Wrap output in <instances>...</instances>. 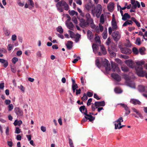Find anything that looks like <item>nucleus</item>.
Masks as SVG:
<instances>
[{
	"label": "nucleus",
	"mask_w": 147,
	"mask_h": 147,
	"mask_svg": "<svg viewBox=\"0 0 147 147\" xmlns=\"http://www.w3.org/2000/svg\"><path fill=\"white\" fill-rule=\"evenodd\" d=\"M112 28L113 30H115L117 29L118 27L117 26V22L115 20H112Z\"/></svg>",
	"instance_id": "obj_19"
},
{
	"label": "nucleus",
	"mask_w": 147,
	"mask_h": 147,
	"mask_svg": "<svg viewBox=\"0 0 147 147\" xmlns=\"http://www.w3.org/2000/svg\"><path fill=\"white\" fill-rule=\"evenodd\" d=\"M69 13L71 16H73L74 15H76V16H77L78 13L77 12L74 10L69 11Z\"/></svg>",
	"instance_id": "obj_32"
},
{
	"label": "nucleus",
	"mask_w": 147,
	"mask_h": 147,
	"mask_svg": "<svg viewBox=\"0 0 147 147\" xmlns=\"http://www.w3.org/2000/svg\"><path fill=\"white\" fill-rule=\"evenodd\" d=\"M57 31L59 32L60 34H62L63 33V30L61 26H59L57 29Z\"/></svg>",
	"instance_id": "obj_41"
},
{
	"label": "nucleus",
	"mask_w": 147,
	"mask_h": 147,
	"mask_svg": "<svg viewBox=\"0 0 147 147\" xmlns=\"http://www.w3.org/2000/svg\"><path fill=\"white\" fill-rule=\"evenodd\" d=\"M92 98H90L88 100L87 105L88 106H89L91 104V102H92Z\"/></svg>",
	"instance_id": "obj_57"
},
{
	"label": "nucleus",
	"mask_w": 147,
	"mask_h": 147,
	"mask_svg": "<svg viewBox=\"0 0 147 147\" xmlns=\"http://www.w3.org/2000/svg\"><path fill=\"white\" fill-rule=\"evenodd\" d=\"M114 4L113 3H109L107 5V8L108 10L110 12L113 11L114 7Z\"/></svg>",
	"instance_id": "obj_20"
},
{
	"label": "nucleus",
	"mask_w": 147,
	"mask_h": 147,
	"mask_svg": "<svg viewBox=\"0 0 147 147\" xmlns=\"http://www.w3.org/2000/svg\"><path fill=\"white\" fill-rule=\"evenodd\" d=\"M131 3L132 5V8L136 9L137 7L138 8L140 7V5L139 2L138 1H136L135 0H131Z\"/></svg>",
	"instance_id": "obj_9"
},
{
	"label": "nucleus",
	"mask_w": 147,
	"mask_h": 147,
	"mask_svg": "<svg viewBox=\"0 0 147 147\" xmlns=\"http://www.w3.org/2000/svg\"><path fill=\"white\" fill-rule=\"evenodd\" d=\"M123 121V118L122 117H120L118 119L114 122L115 125V129H120L119 126L121 125V122Z\"/></svg>",
	"instance_id": "obj_6"
},
{
	"label": "nucleus",
	"mask_w": 147,
	"mask_h": 147,
	"mask_svg": "<svg viewBox=\"0 0 147 147\" xmlns=\"http://www.w3.org/2000/svg\"><path fill=\"white\" fill-rule=\"evenodd\" d=\"M115 61L116 62L120 64H121L122 63L121 61L119 59H115Z\"/></svg>",
	"instance_id": "obj_62"
},
{
	"label": "nucleus",
	"mask_w": 147,
	"mask_h": 147,
	"mask_svg": "<svg viewBox=\"0 0 147 147\" xmlns=\"http://www.w3.org/2000/svg\"><path fill=\"white\" fill-rule=\"evenodd\" d=\"M102 35V37L104 39H105L107 38V29L106 30H105L104 31Z\"/></svg>",
	"instance_id": "obj_37"
},
{
	"label": "nucleus",
	"mask_w": 147,
	"mask_h": 147,
	"mask_svg": "<svg viewBox=\"0 0 147 147\" xmlns=\"http://www.w3.org/2000/svg\"><path fill=\"white\" fill-rule=\"evenodd\" d=\"M7 52V51L5 49L3 48H0V52L3 53H5Z\"/></svg>",
	"instance_id": "obj_53"
},
{
	"label": "nucleus",
	"mask_w": 147,
	"mask_h": 147,
	"mask_svg": "<svg viewBox=\"0 0 147 147\" xmlns=\"http://www.w3.org/2000/svg\"><path fill=\"white\" fill-rule=\"evenodd\" d=\"M136 66L135 69L137 74L140 77H143L145 76L147 78V73L146 71L143 70L142 65L144 64V61H139L136 62ZM146 68L147 69V64Z\"/></svg>",
	"instance_id": "obj_1"
},
{
	"label": "nucleus",
	"mask_w": 147,
	"mask_h": 147,
	"mask_svg": "<svg viewBox=\"0 0 147 147\" xmlns=\"http://www.w3.org/2000/svg\"><path fill=\"white\" fill-rule=\"evenodd\" d=\"M69 32L70 34V37L71 38H73L74 36V33L70 30H69Z\"/></svg>",
	"instance_id": "obj_55"
},
{
	"label": "nucleus",
	"mask_w": 147,
	"mask_h": 147,
	"mask_svg": "<svg viewBox=\"0 0 147 147\" xmlns=\"http://www.w3.org/2000/svg\"><path fill=\"white\" fill-rule=\"evenodd\" d=\"M52 48L53 49H58V47L57 45H54L52 46Z\"/></svg>",
	"instance_id": "obj_64"
},
{
	"label": "nucleus",
	"mask_w": 147,
	"mask_h": 147,
	"mask_svg": "<svg viewBox=\"0 0 147 147\" xmlns=\"http://www.w3.org/2000/svg\"><path fill=\"white\" fill-rule=\"evenodd\" d=\"M88 98V96L85 93L84 94L83 96L81 98V99L83 101L86 100Z\"/></svg>",
	"instance_id": "obj_44"
},
{
	"label": "nucleus",
	"mask_w": 147,
	"mask_h": 147,
	"mask_svg": "<svg viewBox=\"0 0 147 147\" xmlns=\"http://www.w3.org/2000/svg\"><path fill=\"white\" fill-rule=\"evenodd\" d=\"M72 20L75 24H77L78 23V20L76 17L75 16H74L72 18Z\"/></svg>",
	"instance_id": "obj_50"
},
{
	"label": "nucleus",
	"mask_w": 147,
	"mask_h": 147,
	"mask_svg": "<svg viewBox=\"0 0 147 147\" xmlns=\"http://www.w3.org/2000/svg\"><path fill=\"white\" fill-rule=\"evenodd\" d=\"M131 20H132V22H134L135 23L136 25L138 27H140V23L136 20L134 17L131 18Z\"/></svg>",
	"instance_id": "obj_29"
},
{
	"label": "nucleus",
	"mask_w": 147,
	"mask_h": 147,
	"mask_svg": "<svg viewBox=\"0 0 147 147\" xmlns=\"http://www.w3.org/2000/svg\"><path fill=\"white\" fill-rule=\"evenodd\" d=\"M120 105L124 108L125 110L126 111V112L125 113V115H129L130 113V111L129 109L127 107V105L124 104L123 103H121Z\"/></svg>",
	"instance_id": "obj_15"
},
{
	"label": "nucleus",
	"mask_w": 147,
	"mask_h": 147,
	"mask_svg": "<svg viewBox=\"0 0 147 147\" xmlns=\"http://www.w3.org/2000/svg\"><path fill=\"white\" fill-rule=\"evenodd\" d=\"M111 76L113 78L117 81H120L121 80V78L120 76L117 74L115 73L112 74H111Z\"/></svg>",
	"instance_id": "obj_17"
},
{
	"label": "nucleus",
	"mask_w": 147,
	"mask_h": 147,
	"mask_svg": "<svg viewBox=\"0 0 147 147\" xmlns=\"http://www.w3.org/2000/svg\"><path fill=\"white\" fill-rule=\"evenodd\" d=\"M138 89L140 92H144L146 94H143V95L147 98V87L144 86L142 85L139 86Z\"/></svg>",
	"instance_id": "obj_4"
},
{
	"label": "nucleus",
	"mask_w": 147,
	"mask_h": 147,
	"mask_svg": "<svg viewBox=\"0 0 147 147\" xmlns=\"http://www.w3.org/2000/svg\"><path fill=\"white\" fill-rule=\"evenodd\" d=\"M18 4L21 7H23L24 4V2L22 1V2L21 0H18L17 2Z\"/></svg>",
	"instance_id": "obj_39"
},
{
	"label": "nucleus",
	"mask_w": 147,
	"mask_h": 147,
	"mask_svg": "<svg viewBox=\"0 0 147 147\" xmlns=\"http://www.w3.org/2000/svg\"><path fill=\"white\" fill-rule=\"evenodd\" d=\"M97 46L94 44H93L92 46L93 51L94 52H96L97 50Z\"/></svg>",
	"instance_id": "obj_49"
},
{
	"label": "nucleus",
	"mask_w": 147,
	"mask_h": 147,
	"mask_svg": "<svg viewBox=\"0 0 147 147\" xmlns=\"http://www.w3.org/2000/svg\"><path fill=\"white\" fill-rule=\"evenodd\" d=\"M93 5L91 3H88L85 5V8L88 10H89L91 9Z\"/></svg>",
	"instance_id": "obj_33"
},
{
	"label": "nucleus",
	"mask_w": 147,
	"mask_h": 147,
	"mask_svg": "<svg viewBox=\"0 0 147 147\" xmlns=\"http://www.w3.org/2000/svg\"><path fill=\"white\" fill-rule=\"evenodd\" d=\"M145 48L144 47L140 48L139 49V52L141 55H143L145 54Z\"/></svg>",
	"instance_id": "obj_31"
},
{
	"label": "nucleus",
	"mask_w": 147,
	"mask_h": 147,
	"mask_svg": "<svg viewBox=\"0 0 147 147\" xmlns=\"http://www.w3.org/2000/svg\"><path fill=\"white\" fill-rule=\"evenodd\" d=\"M94 97L97 100H100V98L98 97V96L96 94H94Z\"/></svg>",
	"instance_id": "obj_63"
},
{
	"label": "nucleus",
	"mask_w": 147,
	"mask_h": 147,
	"mask_svg": "<svg viewBox=\"0 0 147 147\" xmlns=\"http://www.w3.org/2000/svg\"><path fill=\"white\" fill-rule=\"evenodd\" d=\"M66 25L68 28L71 30H73L74 26L71 22H69L66 23Z\"/></svg>",
	"instance_id": "obj_30"
},
{
	"label": "nucleus",
	"mask_w": 147,
	"mask_h": 147,
	"mask_svg": "<svg viewBox=\"0 0 147 147\" xmlns=\"http://www.w3.org/2000/svg\"><path fill=\"white\" fill-rule=\"evenodd\" d=\"M87 110V109L85 108V106L83 105L80 107L79 108L80 111L82 113L84 114V113L86 112V110Z\"/></svg>",
	"instance_id": "obj_28"
},
{
	"label": "nucleus",
	"mask_w": 147,
	"mask_h": 147,
	"mask_svg": "<svg viewBox=\"0 0 147 147\" xmlns=\"http://www.w3.org/2000/svg\"><path fill=\"white\" fill-rule=\"evenodd\" d=\"M4 32L6 36H8L10 34V32L7 29H5L4 30Z\"/></svg>",
	"instance_id": "obj_52"
},
{
	"label": "nucleus",
	"mask_w": 147,
	"mask_h": 147,
	"mask_svg": "<svg viewBox=\"0 0 147 147\" xmlns=\"http://www.w3.org/2000/svg\"><path fill=\"white\" fill-rule=\"evenodd\" d=\"M111 66L113 71L118 73L120 72V70L119 68L118 67V65L117 64L112 62L111 63Z\"/></svg>",
	"instance_id": "obj_10"
},
{
	"label": "nucleus",
	"mask_w": 147,
	"mask_h": 147,
	"mask_svg": "<svg viewBox=\"0 0 147 147\" xmlns=\"http://www.w3.org/2000/svg\"><path fill=\"white\" fill-rule=\"evenodd\" d=\"M14 111L18 117H20L23 115V111L19 107H15Z\"/></svg>",
	"instance_id": "obj_11"
},
{
	"label": "nucleus",
	"mask_w": 147,
	"mask_h": 147,
	"mask_svg": "<svg viewBox=\"0 0 147 147\" xmlns=\"http://www.w3.org/2000/svg\"><path fill=\"white\" fill-rule=\"evenodd\" d=\"M20 132V130L19 128L18 127H16L15 131V133L17 134H19Z\"/></svg>",
	"instance_id": "obj_59"
},
{
	"label": "nucleus",
	"mask_w": 147,
	"mask_h": 147,
	"mask_svg": "<svg viewBox=\"0 0 147 147\" xmlns=\"http://www.w3.org/2000/svg\"><path fill=\"white\" fill-rule=\"evenodd\" d=\"M87 110H86V112L84 113V114L87 117L88 119L90 121H91L94 120V118L93 117V116L90 115H89L87 114Z\"/></svg>",
	"instance_id": "obj_18"
},
{
	"label": "nucleus",
	"mask_w": 147,
	"mask_h": 147,
	"mask_svg": "<svg viewBox=\"0 0 147 147\" xmlns=\"http://www.w3.org/2000/svg\"><path fill=\"white\" fill-rule=\"evenodd\" d=\"M80 26L82 28L87 27L89 25V23L83 18L79 19Z\"/></svg>",
	"instance_id": "obj_8"
},
{
	"label": "nucleus",
	"mask_w": 147,
	"mask_h": 147,
	"mask_svg": "<svg viewBox=\"0 0 147 147\" xmlns=\"http://www.w3.org/2000/svg\"><path fill=\"white\" fill-rule=\"evenodd\" d=\"M95 39L96 42L98 43L99 44H100L101 41L100 38L96 34V37L95 38Z\"/></svg>",
	"instance_id": "obj_38"
},
{
	"label": "nucleus",
	"mask_w": 147,
	"mask_h": 147,
	"mask_svg": "<svg viewBox=\"0 0 147 147\" xmlns=\"http://www.w3.org/2000/svg\"><path fill=\"white\" fill-rule=\"evenodd\" d=\"M87 36L88 39L89 40L92 39L93 38V35L92 32L90 30H88L87 32Z\"/></svg>",
	"instance_id": "obj_23"
},
{
	"label": "nucleus",
	"mask_w": 147,
	"mask_h": 147,
	"mask_svg": "<svg viewBox=\"0 0 147 147\" xmlns=\"http://www.w3.org/2000/svg\"><path fill=\"white\" fill-rule=\"evenodd\" d=\"M90 23V26L91 27L93 28L94 29V28H96V26L94 24L93 22H92V23Z\"/></svg>",
	"instance_id": "obj_58"
},
{
	"label": "nucleus",
	"mask_w": 147,
	"mask_h": 147,
	"mask_svg": "<svg viewBox=\"0 0 147 147\" xmlns=\"http://www.w3.org/2000/svg\"><path fill=\"white\" fill-rule=\"evenodd\" d=\"M93 93L90 92H88L87 93V96L89 97H91L92 96H93Z\"/></svg>",
	"instance_id": "obj_56"
},
{
	"label": "nucleus",
	"mask_w": 147,
	"mask_h": 147,
	"mask_svg": "<svg viewBox=\"0 0 147 147\" xmlns=\"http://www.w3.org/2000/svg\"><path fill=\"white\" fill-rule=\"evenodd\" d=\"M8 110L9 111H11L13 108V106L12 104H9L8 106Z\"/></svg>",
	"instance_id": "obj_48"
},
{
	"label": "nucleus",
	"mask_w": 147,
	"mask_h": 147,
	"mask_svg": "<svg viewBox=\"0 0 147 147\" xmlns=\"http://www.w3.org/2000/svg\"><path fill=\"white\" fill-rule=\"evenodd\" d=\"M0 62L3 64V66L6 68L8 65V63L7 61L3 59H0Z\"/></svg>",
	"instance_id": "obj_22"
},
{
	"label": "nucleus",
	"mask_w": 147,
	"mask_h": 147,
	"mask_svg": "<svg viewBox=\"0 0 147 147\" xmlns=\"http://www.w3.org/2000/svg\"><path fill=\"white\" fill-rule=\"evenodd\" d=\"M108 51L109 53L113 57H115L116 56V53L112 50L108 49Z\"/></svg>",
	"instance_id": "obj_43"
},
{
	"label": "nucleus",
	"mask_w": 147,
	"mask_h": 147,
	"mask_svg": "<svg viewBox=\"0 0 147 147\" xmlns=\"http://www.w3.org/2000/svg\"><path fill=\"white\" fill-rule=\"evenodd\" d=\"M16 38L17 36L16 35L14 34L12 35L11 37V39L12 40L15 41L16 40Z\"/></svg>",
	"instance_id": "obj_60"
},
{
	"label": "nucleus",
	"mask_w": 147,
	"mask_h": 147,
	"mask_svg": "<svg viewBox=\"0 0 147 147\" xmlns=\"http://www.w3.org/2000/svg\"><path fill=\"white\" fill-rule=\"evenodd\" d=\"M121 52L125 54H129L131 52V51L129 49L126 47L120 48Z\"/></svg>",
	"instance_id": "obj_12"
},
{
	"label": "nucleus",
	"mask_w": 147,
	"mask_h": 147,
	"mask_svg": "<svg viewBox=\"0 0 147 147\" xmlns=\"http://www.w3.org/2000/svg\"><path fill=\"white\" fill-rule=\"evenodd\" d=\"M130 16L127 13H125L122 16V20L124 21H125L127 19H129L130 18Z\"/></svg>",
	"instance_id": "obj_24"
},
{
	"label": "nucleus",
	"mask_w": 147,
	"mask_h": 147,
	"mask_svg": "<svg viewBox=\"0 0 147 147\" xmlns=\"http://www.w3.org/2000/svg\"><path fill=\"white\" fill-rule=\"evenodd\" d=\"M86 17L87 20V21L89 23L93 22V20L91 17L90 14L89 13H87L86 15Z\"/></svg>",
	"instance_id": "obj_21"
},
{
	"label": "nucleus",
	"mask_w": 147,
	"mask_h": 147,
	"mask_svg": "<svg viewBox=\"0 0 147 147\" xmlns=\"http://www.w3.org/2000/svg\"><path fill=\"white\" fill-rule=\"evenodd\" d=\"M115 92L116 93H121L122 92V91L119 88H115L114 90Z\"/></svg>",
	"instance_id": "obj_46"
},
{
	"label": "nucleus",
	"mask_w": 147,
	"mask_h": 147,
	"mask_svg": "<svg viewBox=\"0 0 147 147\" xmlns=\"http://www.w3.org/2000/svg\"><path fill=\"white\" fill-rule=\"evenodd\" d=\"M126 64L130 67L133 68L134 67L135 64L131 60H128L125 62Z\"/></svg>",
	"instance_id": "obj_13"
},
{
	"label": "nucleus",
	"mask_w": 147,
	"mask_h": 147,
	"mask_svg": "<svg viewBox=\"0 0 147 147\" xmlns=\"http://www.w3.org/2000/svg\"><path fill=\"white\" fill-rule=\"evenodd\" d=\"M112 36L114 40L115 41L117 42L120 38L121 34L119 31H116L112 33Z\"/></svg>",
	"instance_id": "obj_5"
},
{
	"label": "nucleus",
	"mask_w": 147,
	"mask_h": 147,
	"mask_svg": "<svg viewBox=\"0 0 147 147\" xmlns=\"http://www.w3.org/2000/svg\"><path fill=\"white\" fill-rule=\"evenodd\" d=\"M95 64L99 68H100L102 66L104 67L107 72L110 71L111 69L109 62L106 59H104L101 63H100L99 59H97L95 60Z\"/></svg>",
	"instance_id": "obj_2"
},
{
	"label": "nucleus",
	"mask_w": 147,
	"mask_h": 147,
	"mask_svg": "<svg viewBox=\"0 0 147 147\" xmlns=\"http://www.w3.org/2000/svg\"><path fill=\"white\" fill-rule=\"evenodd\" d=\"M111 42V41L110 38L109 37L108 38V39L106 42V44L107 45H109L110 44V43Z\"/></svg>",
	"instance_id": "obj_54"
},
{
	"label": "nucleus",
	"mask_w": 147,
	"mask_h": 147,
	"mask_svg": "<svg viewBox=\"0 0 147 147\" xmlns=\"http://www.w3.org/2000/svg\"><path fill=\"white\" fill-rule=\"evenodd\" d=\"M132 109L134 112L136 113L137 115L139 116L141 119H142L143 118V116L141 114L139 113V111L136 109L134 108H132Z\"/></svg>",
	"instance_id": "obj_26"
},
{
	"label": "nucleus",
	"mask_w": 147,
	"mask_h": 147,
	"mask_svg": "<svg viewBox=\"0 0 147 147\" xmlns=\"http://www.w3.org/2000/svg\"><path fill=\"white\" fill-rule=\"evenodd\" d=\"M96 8L95 7L94 5H93L91 9V12L93 15L94 16H95V13H96V10H95Z\"/></svg>",
	"instance_id": "obj_35"
},
{
	"label": "nucleus",
	"mask_w": 147,
	"mask_h": 147,
	"mask_svg": "<svg viewBox=\"0 0 147 147\" xmlns=\"http://www.w3.org/2000/svg\"><path fill=\"white\" fill-rule=\"evenodd\" d=\"M100 49L101 51H102V53L104 55H105L107 53L106 51L104 46H101Z\"/></svg>",
	"instance_id": "obj_36"
},
{
	"label": "nucleus",
	"mask_w": 147,
	"mask_h": 147,
	"mask_svg": "<svg viewBox=\"0 0 147 147\" xmlns=\"http://www.w3.org/2000/svg\"><path fill=\"white\" fill-rule=\"evenodd\" d=\"M121 68L122 70L124 72H127L128 71V68L126 66H121Z\"/></svg>",
	"instance_id": "obj_45"
},
{
	"label": "nucleus",
	"mask_w": 147,
	"mask_h": 147,
	"mask_svg": "<svg viewBox=\"0 0 147 147\" xmlns=\"http://www.w3.org/2000/svg\"><path fill=\"white\" fill-rule=\"evenodd\" d=\"M102 11V6L100 4L97 5L96 11V15L97 18H99L101 14Z\"/></svg>",
	"instance_id": "obj_7"
},
{
	"label": "nucleus",
	"mask_w": 147,
	"mask_h": 147,
	"mask_svg": "<svg viewBox=\"0 0 147 147\" xmlns=\"http://www.w3.org/2000/svg\"><path fill=\"white\" fill-rule=\"evenodd\" d=\"M18 58L16 57L13 58L12 59V62L14 64L16 63L18 61Z\"/></svg>",
	"instance_id": "obj_51"
},
{
	"label": "nucleus",
	"mask_w": 147,
	"mask_h": 147,
	"mask_svg": "<svg viewBox=\"0 0 147 147\" xmlns=\"http://www.w3.org/2000/svg\"><path fill=\"white\" fill-rule=\"evenodd\" d=\"M73 44V42L72 41H68L66 45L67 48L69 49H71L72 47Z\"/></svg>",
	"instance_id": "obj_27"
},
{
	"label": "nucleus",
	"mask_w": 147,
	"mask_h": 147,
	"mask_svg": "<svg viewBox=\"0 0 147 147\" xmlns=\"http://www.w3.org/2000/svg\"><path fill=\"white\" fill-rule=\"evenodd\" d=\"M133 23L132 20H127L123 24V26H127L128 25H132Z\"/></svg>",
	"instance_id": "obj_25"
},
{
	"label": "nucleus",
	"mask_w": 147,
	"mask_h": 147,
	"mask_svg": "<svg viewBox=\"0 0 147 147\" xmlns=\"http://www.w3.org/2000/svg\"><path fill=\"white\" fill-rule=\"evenodd\" d=\"M22 121L20 120L18 121L17 120H16L13 123L14 125L15 126H16L17 125H20L22 124Z\"/></svg>",
	"instance_id": "obj_34"
},
{
	"label": "nucleus",
	"mask_w": 147,
	"mask_h": 147,
	"mask_svg": "<svg viewBox=\"0 0 147 147\" xmlns=\"http://www.w3.org/2000/svg\"><path fill=\"white\" fill-rule=\"evenodd\" d=\"M57 9L60 12H62L63 8L65 10H69V7L68 4L64 1L61 0L58 2L56 4Z\"/></svg>",
	"instance_id": "obj_3"
},
{
	"label": "nucleus",
	"mask_w": 147,
	"mask_h": 147,
	"mask_svg": "<svg viewBox=\"0 0 147 147\" xmlns=\"http://www.w3.org/2000/svg\"><path fill=\"white\" fill-rule=\"evenodd\" d=\"M130 102L134 105H136L137 104L140 105L141 103V102L139 100L134 98L131 99Z\"/></svg>",
	"instance_id": "obj_16"
},
{
	"label": "nucleus",
	"mask_w": 147,
	"mask_h": 147,
	"mask_svg": "<svg viewBox=\"0 0 147 147\" xmlns=\"http://www.w3.org/2000/svg\"><path fill=\"white\" fill-rule=\"evenodd\" d=\"M94 104L96 108H97L99 107L104 106L105 105V102L104 101H96L95 102Z\"/></svg>",
	"instance_id": "obj_14"
},
{
	"label": "nucleus",
	"mask_w": 147,
	"mask_h": 147,
	"mask_svg": "<svg viewBox=\"0 0 147 147\" xmlns=\"http://www.w3.org/2000/svg\"><path fill=\"white\" fill-rule=\"evenodd\" d=\"M132 51L134 53L137 55L139 53V51L138 49L135 47H134L132 49Z\"/></svg>",
	"instance_id": "obj_42"
},
{
	"label": "nucleus",
	"mask_w": 147,
	"mask_h": 147,
	"mask_svg": "<svg viewBox=\"0 0 147 147\" xmlns=\"http://www.w3.org/2000/svg\"><path fill=\"white\" fill-rule=\"evenodd\" d=\"M99 28L100 32H102L103 30V27L100 24H99Z\"/></svg>",
	"instance_id": "obj_61"
},
{
	"label": "nucleus",
	"mask_w": 147,
	"mask_h": 147,
	"mask_svg": "<svg viewBox=\"0 0 147 147\" xmlns=\"http://www.w3.org/2000/svg\"><path fill=\"white\" fill-rule=\"evenodd\" d=\"M141 43V42L140 38H137L136 41L135 43L138 45H140Z\"/></svg>",
	"instance_id": "obj_47"
},
{
	"label": "nucleus",
	"mask_w": 147,
	"mask_h": 147,
	"mask_svg": "<svg viewBox=\"0 0 147 147\" xmlns=\"http://www.w3.org/2000/svg\"><path fill=\"white\" fill-rule=\"evenodd\" d=\"M100 22L102 24H103L105 22L104 15L103 14H102L100 17Z\"/></svg>",
	"instance_id": "obj_40"
}]
</instances>
